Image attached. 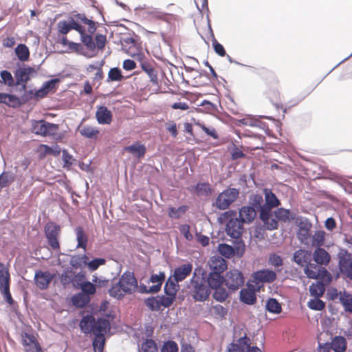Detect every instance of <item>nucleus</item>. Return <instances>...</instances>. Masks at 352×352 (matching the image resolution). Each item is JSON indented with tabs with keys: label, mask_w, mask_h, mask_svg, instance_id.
Here are the masks:
<instances>
[{
	"label": "nucleus",
	"mask_w": 352,
	"mask_h": 352,
	"mask_svg": "<svg viewBox=\"0 0 352 352\" xmlns=\"http://www.w3.org/2000/svg\"><path fill=\"white\" fill-rule=\"evenodd\" d=\"M250 338L246 335L239 338L236 342L230 343L227 346V352H244L250 346Z\"/></svg>",
	"instance_id": "6ab92c4d"
},
{
	"label": "nucleus",
	"mask_w": 352,
	"mask_h": 352,
	"mask_svg": "<svg viewBox=\"0 0 352 352\" xmlns=\"http://www.w3.org/2000/svg\"><path fill=\"white\" fill-rule=\"evenodd\" d=\"M331 347L335 352H344L346 349L345 339L342 337H336L332 341Z\"/></svg>",
	"instance_id": "ea45409f"
},
{
	"label": "nucleus",
	"mask_w": 352,
	"mask_h": 352,
	"mask_svg": "<svg viewBox=\"0 0 352 352\" xmlns=\"http://www.w3.org/2000/svg\"><path fill=\"white\" fill-rule=\"evenodd\" d=\"M264 195L265 203L261 206L260 210V218L261 220H267L272 208L277 207L280 204L275 194L270 190L265 188L264 190Z\"/></svg>",
	"instance_id": "39448f33"
},
{
	"label": "nucleus",
	"mask_w": 352,
	"mask_h": 352,
	"mask_svg": "<svg viewBox=\"0 0 352 352\" xmlns=\"http://www.w3.org/2000/svg\"><path fill=\"white\" fill-rule=\"evenodd\" d=\"M309 225L308 223H301L299 226L298 231L297 232V237L300 242L305 245H307L309 237Z\"/></svg>",
	"instance_id": "7c9ffc66"
},
{
	"label": "nucleus",
	"mask_w": 352,
	"mask_h": 352,
	"mask_svg": "<svg viewBox=\"0 0 352 352\" xmlns=\"http://www.w3.org/2000/svg\"><path fill=\"white\" fill-rule=\"evenodd\" d=\"M161 309L170 307L175 299V296H159Z\"/></svg>",
	"instance_id": "0e129e2a"
},
{
	"label": "nucleus",
	"mask_w": 352,
	"mask_h": 352,
	"mask_svg": "<svg viewBox=\"0 0 352 352\" xmlns=\"http://www.w3.org/2000/svg\"><path fill=\"white\" fill-rule=\"evenodd\" d=\"M192 270V265L188 263H184L174 270L173 277L176 283L184 280L190 274Z\"/></svg>",
	"instance_id": "412c9836"
},
{
	"label": "nucleus",
	"mask_w": 352,
	"mask_h": 352,
	"mask_svg": "<svg viewBox=\"0 0 352 352\" xmlns=\"http://www.w3.org/2000/svg\"><path fill=\"white\" fill-rule=\"evenodd\" d=\"M21 342L25 352H43L34 335L23 333Z\"/></svg>",
	"instance_id": "ddd939ff"
},
{
	"label": "nucleus",
	"mask_w": 352,
	"mask_h": 352,
	"mask_svg": "<svg viewBox=\"0 0 352 352\" xmlns=\"http://www.w3.org/2000/svg\"><path fill=\"white\" fill-rule=\"evenodd\" d=\"M54 276L55 274H51L48 271L38 270L34 274L35 283L40 289H45L48 287Z\"/></svg>",
	"instance_id": "2eb2a0df"
},
{
	"label": "nucleus",
	"mask_w": 352,
	"mask_h": 352,
	"mask_svg": "<svg viewBox=\"0 0 352 352\" xmlns=\"http://www.w3.org/2000/svg\"><path fill=\"white\" fill-rule=\"evenodd\" d=\"M72 303L78 307H83L90 301V297L85 293L80 292L74 295L72 298Z\"/></svg>",
	"instance_id": "2f4dec72"
},
{
	"label": "nucleus",
	"mask_w": 352,
	"mask_h": 352,
	"mask_svg": "<svg viewBox=\"0 0 352 352\" xmlns=\"http://www.w3.org/2000/svg\"><path fill=\"white\" fill-rule=\"evenodd\" d=\"M324 232L318 230L312 236V245L316 248H320L324 242Z\"/></svg>",
	"instance_id": "09e8293b"
},
{
	"label": "nucleus",
	"mask_w": 352,
	"mask_h": 352,
	"mask_svg": "<svg viewBox=\"0 0 352 352\" xmlns=\"http://www.w3.org/2000/svg\"><path fill=\"white\" fill-rule=\"evenodd\" d=\"M159 296L156 297L148 298L146 300V305L151 310L158 311L161 309Z\"/></svg>",
	"instance_id": "8fccbe9b"
},
{
	"label": "nucleus",
	"mask_w": 352,
	"mask_h": 352,
	"mask_svg": "<svg viewBox=\"0 0 352 352\" xmlns=\"http://www.w3.org/2000/svg\"><path fill=\"white\" fill-rule=\"evenodd\" d=\"M73 276V280L72 282H71V283L74 287L79 288L85 282L84 281L85 273L82 272H80L78 273H76L74 272Z\"/></svg>",
	"instance_id": "052dcab7"
},
{
	"label": "nucleus",
	"mask_w": 352,
	"mask_h": 352,
	"mask_svg": "<svg viewBox=\"0 0 352 352\" xmlns=\"http://www.w3.org/2000/svg\"><path fill=\"white\" fill-rule=\"evenodd\" d=\"M305 275L310 279H322L327 283H331L332 280L331 274L322 266L318 270H314L307 267Z\"/></svg>",
	"instance_id": "dca6fc26"
},
{
	"label": "nucleus",
	"mask_w": 352,
	"mask_h": 352,
	"mask_svg": "<svg viewBox=\"0 0 352 352\" xmlns=\"http://www.w3.org/2000/svg\"><path fill=\"white\" fill-rule=\"evenodd\" d=\"M178 289L179 285H177V283L175 281L174 278L173 279L172 277H170L164 286V292L166 294L175 297Z\"/></svg>",
	"instance_id": "c9c22d12"
},
{
	"label": "nucleus",
	"mask_w": 352,
	"mask_h": 352,
	"mask_svg": "<svg viewBox=\"0 0 352 352\" xmlns=\"http://www.w3.org/2000/svg\"><path fill=\"white\" fill-rule=\"evenodd\" d=\"M124 79L121 70L118 67L110 69L108 72V81H121Z\"/></svg>",
	"instance_id": "de8ad7c7"
},
{
	"label": "nucleus",
	"mask_w": 352,
	"mask_h": 352,
	"mask_svg": "<svg viewBox=\"0 0 352 352\" xmlns=\"http://www.w3.org/2000/svg\"><path fill=\"white\" fill-rule=\"evenodd\" d=\"M325 291V287L323 283L318 282L313 283L309 287V292L311 296L319 298L323 295Z\"/></svg>",
	"instance_id": "58836bf2"
},
{
	"label": "nucleus",
	"mask_w": 352,
	"mask_h": 352,
	"mask_svg": "<svg viewBox=\"0 0 352 352\" xmlns=\"http://www.w3.org/2000/svg\"><path fill=\"white\" fill-rule=\"evenodd\" d=\"M256 215V211L252 206H243L239 211V220L244 223L252 222Z\"/></svg>",
	"instance_id": "b1692460"
},
{
	"label": "nucleus",
	"mask_w": 352,
	"mask_h": 352,
	"mask_svg": "<svg viewBox=\"0 0 352 352\" xmlns=\"http://www.w3.org/2000/svg\"><path fill=\"white\" fill-rule=\"evenodd\" d=\"M228 296V294L226 289L222 287H219L217 289H214L213 297L215 300L219 302L224 301Z\"/></svg>",
	"instance_id": "4d7b16f0"
},
{
	"label": "nucleus",
	"mask_w": 352,
	"mask_h": 352,
	"mask_svg": "<svg viewBox=\"0 0 352 352\" xmlns=\"http://www.w3.org/2000/svg\"><path fill=\"white\" fill-rule=\"evenodd\" d=\"M140 351V352H157V346L154 340L148 339L142 343Z\"/></svg>",
	"instance_id": "79ce46f5"
},
{
	"label": "nucleus",
	"mask_w": 352,
	"mask_h": 352,
	"mask_svg": "<svg viewBox=\"0 0 352 352\" xmlns=\"http://www.w3.org/2000/svg\"><path fill=\"white\" fill-rule=\"evenodd\" d=\"M15 53L21 61H27L30 58L29 49L25 44H19L15 48Z\"/></svg>",
	"instance_id": "72a5a7b5"
},
{
	"label": "nucleus",
	"mask_w": 352,
	"mask_h": 352,
	"mask_svg": "<svg viewBox=\"0 0 352 352\" xmlns=\"http://www.w3.org/2000/svg\"><path fill=\"white\" fill-rule=\"evenodd\" d=\"M179 348L177 344L173 340H168L164 342L161 352H178Z\"/></svg>",
	"instance_id": "3c124183"
},
{
	"label": "nucleus",
	"mask_w": 352,
	"mask_h": 352,
	"mask_svg": "<svg viewBox=\"0 0 352 352\" xmlns=\"http://www.w3.org/2000/svg\"><path fill=\"white\" fill-rule=\"evenodd\" d=\"M313 259L320 266H327L331 261V256L324 248H316L313 252Z\"/></svg>",
	"instance_id": "a211bd4d"
},
{
	"label": "nucleus",
	"mask_w": 352,
	"mask_h": 352,
	"mask_svg": "<svg viewBox=\"0 0 352 352\" xmlns=\"http://www.w3.org/2000/svg\"><path fill=\"white\" fill-rule=\"evenodd\" d=\"M57 31L59 34L67 35L71 31L68 21H59L57 23Z\"/></svg>",
	"instance_id": "13d9d810"
},
{
	"label": "nucleus",
	"mask_w": 352,
	"mask_h": 352,
	"mask_svg": "<svg viewBox=\"0 0 352 352\" xmlns=\"http://www.w3.org/2000/svg\"><path fill=\"white\" fill-rule=\"evenodd\" d=\"M59 82L60 80L58 78H54L44 82L43 85V87L47 92L48 94L50 92H54L56 90L57 84Z\"/></svg>",
	"instance_id": "bf43d9fd"
},
{
	"label": "nucleus",
	"mask_w": 352,
	"mask_h": 352,
	"mask_svg": "<svg viewBox=\"0 0 352 352\" xmlns=\"http://www.w3.org/2000/svg\"><path fill=\"white\" fill-rule=\"evenodd\" d=\"M60 233V227L54 223H50L45 226V234L49 245L54 250L59 249L58 236Z\"/></svg>",
	"instance_id": "9b49d317"
},
{
	"label": "nucleus",
	"mask_w": 352,
	"mask_h": 352,
	"mask_svg": "<svg viewBox=\"0 0 352 352\" xmlns=\"http://www.w3.org/2000/svg\"><path fill=\"white\" fill-rule=\"evenodd\" d=\"M16 84L25 85L30 80L29 72L26 69H21L16 72Z\"/></svg>",
	"instance_id": "49530a36"
},
{
	"label": "nucleus",
	"mask_w": 352,
	"mask_h": 352,
	"mask_svg": "<svg viewBox=\"0 0 352 352\" xmlns=\"http://www.w3.org/2000/svg\"><path fill=\"white\" fill-rule=\"evenodd\" d=\"M104 345V336H95V338L93 341V346L95 352H102Z\"/></svg>",
	"instance_id": "5fc2aeb1"
},
{
	"label": "nucleus",
	"mask_w": 352,
	"mask_h": 352,
	"mask_svg": "<svg viewBox=\"0 0 352 352\" xmlns=\"http://www.w3.org/2000/svg\"><path fill=\"white\" fill-rule=\"evenodd\" d=\"M10 274L6 267L0 264V291L4 296L5 300L9 304L12 305L14 300L10 292Z\"/></svg>",
	"instance_id": "6e6552de"
},
{
	"label": "nucleus",
	"mask_w": 352,
	"mask_h": 352,
	"mask_svg": "<svg viewBox=\"0 0 352 352\" xmlns=\"http://www.w3.org/2000/svg\"><path fill=\"white\" fill-rule=\"evenodd\" d=\"M2 81L8 86L14 85V79L11 73L7 70H3L0 74Z\"/></svg>",
	"instance_id": "69168bd1"
},
{
	"label": "nucleus",
	"mask_w": 352,
	"mask_h": 352,
	"mask_svg": "<svg viewBox=\"0 0 352 352\" xmlns=\"http://www.w3.org/2000/svg\"><path fill=\"white\" fill-rule=\"evenodd\" d=\"M79 288L82 292L87 294L89 296L96 293V285L89 281H85Z\"/></svg>",
	"instance_id": "680f3d73"
},
{
	"label": "nucleus",
	"mask_w": 352,
	"mask_h": 352,
	"mask_svg": "<svg viewBox=\"0 0 352 352\" xmlns=\"http://www.w3.org/2000/svg\"><path fill=\"white\" fill-rule=\"evenodd\" d=\"M95 319L91 316L82 318L80 322L81 331L85 333H93Z\"/></svg>",
	"instance_id": "c756f323"
},
{
	"label": "nucleus",
	"mask_w": 352,
	"mask_h": 352,
	"mask_svg": "<svg viewBox=\"0 0 352 352\" xmlns=\"http://www.w3.org/2000/svg\"><path fill=\"white\" fill-rule=\"evenodd\" d=\"M78 131L83 137L93 140H96L100 134L98 128L89 125L79 126Z\"/></svg>",
	"instance_id": "393cba45"
},
{
	"label": "nucleus",
	"mask_w": 352,
	"mask_h": 352,
	"mask_svg": "<svg viewBox=\"0 0 352 352\" xmlns=\"http://www.w3.org/2000/svg\"><path fill=\"white\" fill-rule=\"evenodd\" d=\"M243 223L238 218L230 219L226 225V233L233 239H239L243 232Z\"/></svg>",
	"instance_id": "4468645a"
},
{
	"label": "nucleus",
	"mask_w": 352,
	"mask_h": 352,
	"mask_svg": "<svg viewBox=\"0 0 352 352\" xmlns=\"http://www.w3.org/2000/svg\"><path fill=\"white\" fill-rule=\"evenodd\" d=\"M340 300L346 311L352 312V295L345 293L340 296Z\"/></svg>",
	"instance_id": "603ef678"
},
{
	"label": "nucleus",
	"mask_w": 352,
	"mask_h": 352,
	"mask_svg": "<svg viewBox=\"0 0 352 352\" xmlns=\"http://www.w3.org/2000/svg\"><path fill=\"white\" fill-rule=\"evenodd\" d=\"M106 260L102 258H94L91 261H87V266L90 271L96 270L100 265L105 264Z\"/></svg>",
	"instance_id": "6e6d98bb"
},
{
	"label": "nucleus",
	"mask_w": 352,
	"mask_h": 352,
	"mask_svg": "<svg viewBox=\"0 0 352 352\" xmlns=\"http://www.w3.org/2000/svg\"><path fill=\"white\" fill-rule=\"evenodd\" d=\"M338 258L341 273L349 279L352 280V258L351 254L347 250L340 249Z\"/></svg>",
	"instance_id": "0eeeda50"
},
{
	"label": "nucleus",
	"mask_w": 352,
	"mask_h": 352,
	"mask_svg": "<svg viewBox=\"0 0 352 352\" xmlns=\"http://www.w3.org/2000/svg\"><path fill=\"white\" fill-rule=\"evenodd\" d=\"M77 20L87 25V35L83 36V45L89 50H94L96 48L102 50L107 43V37L105 35L98 34L95 36V41L93 38L92 34L95 33L97 25L96 23L94 21L89 19L83 14H78L76 16Z\"/></svg>",
	"instance_id": "f257e3e1"
},
{
	"label": "nucleus",
	"mask_w": 352,
	"mask_h": 352,
	"mask_svg": "<svg viewBox=\"0 0 352 352\" xmlns=\"http://www.w3.org/2000/svg\"><path fill=\"white\" fill-rule=\"evenodd\" d=\"M186 210V207L183 206L179 208H170L168 209V215L173 219H178Z\"/></svg>",
	"instance_id": "e2e57ef3"
},
{
	"label": "nucleus",
	"mask_w": 352,
	"mask_h": 352,
	"mask_svg": "<svg viewBox=\"0 0 352 352\" xmlns=\"http://www.w3.org/2000/svg\"><path fill=\"white\" fill-rule=\"evenodd\" d=\"M274 217L276 219L286 222L289 221L291 217V212L289 210L285 208H278L274 212Z\"/></svg>",
	"instance_id": "c03bdc74"
},
{
	"label": "nucleus",
	"mask_w": 352,
	"mask_h": 352,
	"mask_svg": "<svg viewBox=\"0 0 352 352\" xmlns=\"http://www.w3.org/2000/svg\"><path fill=\"white\" fill-rule=\"evenodd\" d=\"M192 284V296L197 301H204L206 300L210 294V290L204 285L203 280L199 277L196 278L194 276L191 279Z\"/></svg>",
	"instance_id": "9d476101"
},
{
	"label": "nucleus",
	"mask_w": 352,
	"mask_h": 352,
	"mask_svg": "<svg viewBox=\"0 0 352 352\" xmlns=\"http://www.w3.org/2000/svg\"><path fill=\"white\" fill-rule=\"evenodd\" d=\"M110 324L109 320L105 318H98L94 321L93 333L94 336H104L109 330Z\"/></svg>",
	"instance_id": "5701e85b"
},
{
	"label": "nucleus",
	"mask_w": 352,
	"mask_h": 352,
	"mask_svg": "<svg viewBox=\"0 0 352 352\" xmlns=\"http://www.w3.org/2000/svg\"><path fill=\"white\" fill-rule=\"evenodd\" d=\"M124 41L125 43L130 45L128 48H126V46L124 45L126 53L132 57H138L142 69L149 76L150 80L154 85H157V72L154 67V61L143 57V54L140 53V47L137 46L136 43L133 38H127L124 39Z\"/></svg>",
	"instance_id": "f03ea898"
},
{
	"label": "nucleus",
	"mask_w": 352,
	"mask_h": 352,
	"mask_svg": "<svg viewBox=\"0 0 352 352\" xmlns=\"http://www.w3.org/2000/svg\"><path fill=\"white\" fill-rule=\"evenodd\" d=\"M96 117L99 124H109L112 120L111 111H96Z\"/></svg>",
	"instance_id": "a19ab883"
},
{
	"label": "nucleus",
	"mask_w": 352,
	"mask_h": 352,
	"mask_svg": "<svg viewBox=\"0 0 352 352\" xmlns=\"http://www.w3.org/2000/svg\"><path fill=\"white\" fill-rule=\"evenodd\" d=\"M240 300L247 305H253L256 300L254 289L251 288L249 285L248 287L242 289L240 292Z\"/></svg>",
	"instance_id": "4be33fe9"
},
{
	"label": "nucleus",
	"mask_w": 352,
	"mask_h": 352,
	"mask_svg": "<svg viewBox=\"0 0 352 352\" xmlns=\"http://www.w3.org/2000/svg\"><path fill=\"white\" fill-rule=\"evenodd\" d=\"M74 271L71 267L65 268L60 274V283L64 285L67 286L72 282L73 276Z\"/></svg>",
	"instance_id": "4c0bfd02"
},
{
	"label": "nucleus",
	"mask_w": 352,
	"mask_h": 352,
	"mask_svg": "<svg viewBox=\"0 0 352 352\" xmlns=\"http://www.w3.org/2000/svg\"><path fill=\"white\" fill-rule=\"evenodd\" d=\"M244 281L242 272L236 269L228 271L224 278L225 285L231 291L238 290L243 285Z\"/></svg>",
	"instance_id": "423d86ee"
},
{
	"label": "nucleus",
	"mask_w": 352,
	"mask_h": 352,
	"mask_svg": "<svg viewBox=\"0 0 352 352\" xmlns=\"http://www.w3.org/2000/svg\"><path fill=\"white\" fill-rule=\"evenodd\" d=\"M307 306L311 309L320 311L324 307V302L318 298L315 297L307 302Z\"/></svg>",
	"instance_id": "864d4df0"
},
{
	"label": "nucleus",
	"mask_w": 352,
	"mask_h": 352,
	"mask_svg": "<svg viewBox=\"0 0 352 352\" xmlns=\"http://www.w3.org/2000/svg\"><path fill=\"white\" fill-rule=\"evenodd\" d=\"M32 132L42 136L53 135L56 133L58 125L44 120H34L32 124Z\"/></svg>",
	"instance_id": "1a4fd4ad"
},
{
	"label": "nucleus",
	"mask_w": 352,
	"mask_h": 352,
	"mask_svg": "<svg viewBox=\"0 0 352 352\" xmlns=\"http://www.w3.org/2000/svg\"><path fill=\"white\" fill-rule=\"evenodd\" d=\"M76 240L78 241L77 248H81L85 250L87 243V237L81 227H77L75 229Z\"/></svg>",
	"instance_id": "e433bc0d"
},
{
	"label": "nucleus",
	"mask_w": 352,
	"mask_h": 352,
	"mask_svg": "<svg viewBox=\"0 0 352 352\" xmlns=\"http://www.w3.org/2000/svg\"><path fill=\"white\" fill-rule=\"evenodd\" d=\"M265 225L266 226V228L268 230H274L277 228L278 227V221L276 219H274L272 214L271 212H270L269 217L267 220H262Z\"/></svg>",
	"instance_id": "774afa93"
},
{
	"label": "nucleus",
	"mask_w": 352,
	"mask_h": 352,
	"mask_svg": "<svg viewBox=\"0 0 352 352\" xmlns=\"http://www.w3.org/2000/svg\"><path fill=\"white\" fill-rule=\"evenodd\" d=\"M207 282L209 287L214 289L221 287L222 284L224 283V278L221 274L210 272L207 278Z\"/></svg>",
	"instance_id": "c85d7f7f"
},
{
	"label": "nucleus",
	"mask_w": 352,
	"mask_h": 352,
	"mask_svg": "<svg viewBox=\"0 0 352 352\" xmlns=\"http://www.w3.org/2000/svg\"><path fill=\"white\" fill-rule=\"evenodd\" d=\"M0 103L5 104L9 107L16 108L20 104V100L16 96L6 93H0Z\"/></svg>",
	"instance_id": "bb28decb"
},
{
	"label": "nucleus",
	"mask_w": 352,
	"mask_h": 352,
	"mask_svg": "<svg viewBox=\"0 0 352 352\" xmlns=\"http://www.w3.org/2000/svg\"><path fill=\"white\" fill-rule=\"evenodd\" d=\"M88 257L86 255H74L72 256L69 264L75 268H82L87 265Z\"/></svg>",
	"instance_id": "f704fd0d"
},
{
	"label": "nucleus",
	"mask_w": 352,
	"mask_h": 352,
	"mask_svg": "<svg viewBox=\"0 0 352 352\" xmlns=\"http://www.w3.org/2000/svg\"><path fill=\"white\" fill-rule=\"evenodd\" d=\"M68 22L69 23L70 30H75L76 31H77L80 34V40L82 42L83 36H86L87 35L85 28L82 25H81L80 23H78L73 18H70V19L68 21Z\"/></svg>",
	"instance_id": "37998d69"
},
{
	"label": "nucleus",
	"mask_w": 352,
	"mask_h": 352,
	"mask_svg": "<svg viewBox=\"0 0 352 352\" xmlns=\"http://www.w3.org/2000/svg\"><path fill=\"white\" fill-rule=\"evenodd\" d=\"M253 278L256 283H272L276 278V274L272 270H262L256 272Z\"/></svg>",
	"instance_id": "f3484780"
},
{
	"label": "nucleus",
	"mask_w": 352,
	"mask_h": 352,
	"mask_svg": "<svg viewBox=\"0 0 352 352\" xmlns=\"http://www.w3.org/2000/svg\"><path fill=\"white\" fill-rule=\"evenodd\" d=\"M239 191L235 188H228L221 192L216 198L215 206L219 210H226L236 200Z\"/></svg>",
	"instance_id": "20e7f679"
},
{
	"label": "nucleus",
	"mask_w": 352,
	"mask_h": 352,
	"mask_svg": "<svg viewBox=\"0 0 352 352\" xmlns=\"http://www.w3.org/2000/svg\"><path fill=\"white\" fill-rule=\"evenodd\" d=\"M292 261L298 266L303 267L304 273L309 267V263L311 261V252L305 249H299L294 252Z\"/></svg>",
	"instance_id": "f8f14e48"
},
{
	"label": "nucleus",
	"mask_w": 352,
	"mask_h": 352,
	"mask_svg": "<svg viewBox=\"0 0 352 352\" xmlns=\"http://www.w3.org/2000/svg\"><path fill=\"white\" fill-rule=\"evenodd\" d=\"M124 151L132 154L138 158H142L145 155L146 147L144 144L136 142L130 146H126L124 148Z\"/></svg>",
	"instance_id": "a878e982"
},
{
	"label": "nucleus",
	"mask_w": 352,
	"mask_h": 352,
	"mask_svg": "<svg viewBox=\"0 0 352 352\" xmlns=\"http://www.w3.org/2000/svg\"><path fill=\"white\" fill-rule=\"evenodd\" d=\"M266 310L272 314H278L282 311L281 305L275 298H270L265 304Z\"/></svg>",
	"instance_id": "473e14b6"
},
{
	"label": "nucleus",
	"mask_w": 352,
	"mask_h": 352,
	"mask_svg": "<svg viewBox=\"0 0 352 352\" xmlns=\"http://www.w3.org/2000/svg\"><path fill=\"white\" fill-rule=\"evenodd\" d=\"M62 160L64 162L63 167L69 168L73 164L74 158L66 150L63 151Z\"/></svg>",
	"instance_id": "338daca9"
},
{
	"label": "nucleus",
	"mask_w": 352,
	"mask_h": 352,
	"mask_svg": "<svg viewBox=\"0 0 352 352\" xmlns=\"http://www.w3.org/2000/svg\"><path fill=\"white\" fill-rule=\"evenodd\" d=\"M219 252L226 258H230L234 254V250L231 245L226 243H221L218 247Z\"/></svg>",
	"instance_id": "a18cd8bd"
},
{
	"label": "nucleus",
	"mask_w": 352,
	"mask_h": 352,
	"mask_svg": "<svg viewBox=\"0 0 352 352\" xmlns=\"http://www.w3.org/2000/svg\"><path fill=\"white\" fill-rule=\"evenodd\" d=\"M138 289V281L131 272H125L118 282L112 285L109 290V295L116 299L123 298L126 294H131Z\"/></svg>",
	"instance_id": "7ed1b4c3"
},
{
	"label": "nucleus",
	"mask_w": 352,
	"mask_h": 352,
	"mask_svg": "<svg viewBox=\"0 0 352 352\" xmlns=\"http://www.w3.org/2000/svg\"><path fill=\"white\" fill-rule=\"evenodd\" d=\"M189 189L198 196H207L211 192L210 186L208 183H199L195 186H191Z\"/></svg>",
	"instance_id": "cd10ccee"
},
{
	"label": "nucleus",
	"mask_w": 352,
	"mask_h": 352,
	"mask_svg": "<svg viewBox=\"0 0 352 352\" xmlns=\"http://www.w3.org/2000/svg\"><path fill=\"white\" fill-rule=\"evenodd\" d=\"M208 265L212 273L221 274L227 268L226 261L219 256H212Z\"/></svg>",
	"instance_id": "aec40b11"
}]
</instances>
